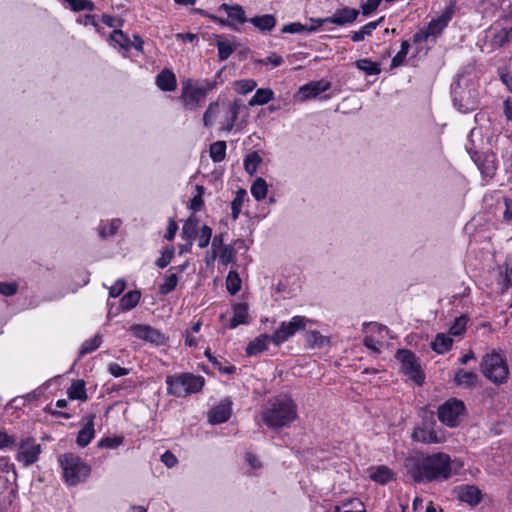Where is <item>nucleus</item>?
Masks as SVG:
<instances>
[{"label": "nucleus", "mask_w": 512, "mask_h": 512, "mask_svg": "<svg viewBox=\"0 0 512 512\" xmlns=\"http://www.w3.org/2000/svg\"><path fill=\"white\" fill-rule=\"evenodd\" d=\"M249 22L260 31H271L276 25L275 17L270 14L255 16Z\"/></svg>", "instance_id": "obj_27"}, {"label": "nucleus", "mask_w": 512, "mask_h": 512, "mask_svg": "<svg viewBox=\"0 0 512 512\" xmlns=\"http://www.w3.org/2000/svg\"><path fill=\"white\" fill-rule=\"evenodd\" d=\"M17 440L14 436L8 435L4 431H0V449L16 447Z\"/></svg>", "instance_id": "obj_54"}, {"label": "nucleus", "mask_w": 512, "mask_h": 512, "mask_svg": "<svg viewBox=\"0 0 512 512\" xmlns=\"http://www.w3.org/2000/svg\"><path fill=\"white\" fill-rule=\"evenodd\" d=\"M226 288L228 292L235 295L241 289V279L236 271H230L226 278Z\"/></svg>", "instance_id": "obj_43"}, {"label": "nucleus", "mask_w": 512, "mask_h": 512, "mask_svg": "<svg viewBox=\"0 0 512 512\" xmlns=\"http://www.w3.org/2000/svg\"><path fill=\"white\" fill-rule=\"evenodd\" d=\"M219 11H224L229 18L239 23H245L247 21L245 11L240 5H228L223 3L220 5Z\"/></svg>", "instance_id": "obj_28"}, {"label": "nucleus", "mask_w": 512, "mask_h": 512, "mask_svg": "<svg viewBox=\"0 0 512 512\" xmlns=\"http://www.w3.org/2000/svg\"><path fill=\"white\" fill-rule=\"evenodd\" d=\"M156 85L162 91H174L177 87L175 74L169 69H163L156 77Z\"/></svg>", "instance_id": "obj_21"}, {"label": "nucleus", "mask_w": 512, "mask_h": 512, "mask_svg": "<svg viewBox=\"0 0 512 512\" xmlns=\"http://www.w3.org/2000/svg\"><path fill=\"white\" fill-rule=\"evenodd\" d=\"M63 470V477L69 486H75L85 481L91 472L90 466L80 457L73 454H64L59 458Z\"/></svg>", "instance_id": "obj_4"}, {"label": "nucleus", "mask_w": 512, "mask_h": 512, "mask_svg": "<svg viewBox=\"0 0 512 512\" xmlns=\"http://www.w3.org/2000/svg\"><path fill=\"white\" fill-rule=\"evenodd\" d=\"M467 318L465 316H460L455 319L453 325L450 328V334L454 336H460L466 330Z\"/></svg>", "instance_id": "obj_51"}, {"label": "nucleus", "mask_w": 512, "mask_h": 512, "mask_svg": "<svg viewBox=\"0 0 512 512\" xmlns=\"http://www.w3.org/2000/svg\"><path fill=\"white\" fill-rule=\"evenodd\" d=\"M126 283L123 279L117 280L110 288H109V296L112 298L118 297L125 289Z\"/></svg>", "instance_id": "obj_62"}, {"label": "nucleus", "mask_w": 512, "mask_h": 512, "mask_svg": "<svg viewBox=\"0 0 512 512\" xmlns=\"http://www.w3.org/2000/svg\"><path fill=\"white\" fill-rule=\"evenodd\" d=\"M101 343H102V336L99 334H96L90 340H86L81 345V348L79 350V357H83L86 354L92 353L101 345Z\"/></svg>", "instance_id": "obj_41"}, {"label": "nucleus", "mask_w": 512, "mask_h": 512, "mask_svg": "<svg viewBox=\"0 0 512 512\" xmlns=\"http://www.w3.org/2000/svg\"><path fill=\"white\" fill-rule=\"evenodd\" d=\"M167 391L176 397H185L200 391L204 385V378L193 374H180L166 378Z\"/></svg>", "instance_id": "obj_6"}, {"label": "nucleus", "mask_w": 512, "mask_h": 512, "mask_svg": "<svg viewBox=\"0 0 512 512\" xmlns=\"http://www.w3.org/2000/svg\"><path fill=\"white\" fill-rule=\"evenodd\" d=\"M260 163H261L260 156L256 152H253V153L248 154L245 157L244 168L248 174L253 175L256 172L258 165Z\"/></svg>", "instance_id": "obj_46"}, {"label": "nucleus", "mask_w": 512, "mask_h": 512, "mask_svg": "<svg viewBox=\"0 0 512 512\" xmlns=\"http://www.w3.org/2000/svg\"><path fill=\"white\" fill-rule=\"evenodd\" d=\"M370 477L377 483L386 484L393 478V473L386 466H378L371 468Z\"/></svg>", "instance_id": "obj_32"}, {"label": "nucleus", "mask_w": 512, "mask_h": 512, "mask_svg": "<svg viewBox=\"0 0 512 512\" xmlns=\"http://www.w3.org/2000/svg\"><path fill=\"white\" fill-rule=\"evenodd\" d=\"M217 46L220 60H226L233 52V48L229 43L218 42Z\"/></svg>", "instance_id": "obj_63"}, {"label": "nucleus", "mask_w": 512, "mask_h": 512, "mask_svg": "<svg viewBox=\"0 0 512 512\" xmlns=\"http://www.w3.org/2000/svg\"><path fill=\"white\" fill-rule=\"evenodd\" d=\"M248 323V306L245 303H237L233 306V316L230 319L229 327L236 328L239 325Z\"/></svg>", "instance_id": "obj_25"}, {"label": "nucleus", "mask_w": 512, "mask_h": 512, "mask_svg": "<svg viewBox=\"0 0 512 512\" xmlns=\"http://www.w3.org/2000/svg\"><path fill=\"white\" fill-rule=\"evenodd\" d=\"M313 29H307L304 25L299 22H294L288 25H284L282 28L283 33H301L303 31H312Z\"/></svg>", "instance_id": "obj_59"}, {"label": "nucleus", "mask_w": 512, "mask_h": 512, "mask_svg": "<svg viewBox=\"0 0 512 512\" xmlns=\"http://www.w3.org/2000/svg\"><path fill=\"white\" fill-rule=\"evenodd\" d=\"M130 331L135 337L152 344L162 345L165 343V336L159 330L151 326L135 324L130 327Z\"/></svg>", "instance_id": "obj_13"}, {"label": "nucleus", "mask_w": 512, "mask_h": 512, "mask_svg": "<svg viewBox=\"0 0 512 512\" xmlns=\"http://www.w3.org/2000/svg\"><path fill=\"white\" fill-rule=\"evenodd\" d=\"M121 225L119 219H113L108 223H101L98 228L99 236L103 239L113 236Z\"/></svg>", "instance_id": "obj_37"}, {"label": "nucleus", "mask_w": 512, "mask_h": 512, "mask_svg": "<svg viewBox=\"0 0 512 512\" xmlns=\"http://www.w3.org/2000/svg\"><path fill=\"white\" fill-rule=\"evenodd\" d=\"M231 416V402L224 400L212 408L208 414L209 422L220 424L226 422Z\"/></svg>", "instance_id": "obj_17"}, {"label": "nucleus", "mask_w": 512, "mask_h": 512, "mask_svg": "<svg viewBox=\"0 0 512 512\" xmlns=\"http://www.w3.org/2000/svg\"><path fill=\"white\" fill-rule=\"evenodd\" d=\"M453 95L454 105L463 113L474 111L478 107V92L474 88L463 90L459 95L454 89Z\"/></svg>", "instance_id": "obj_11"}, {"label": "nucleus", "mask_w": 512, "mask_h": 512, "mask_svg": "<svg viewBox=\"0 0 512 512\" xmlns=\"http://www.w3.org/2000/svg\"><path fill=\"white\" fill-rule=\"evenodd\" d=\"M173 255H174L173 249L167 250L166 252L162 253V255L156 260V265L159 268L167 267L170 264V262L173 258Z\"/></svg>", "instance_id": "obj_61"}, {"label": "nucleus", "mask_w": 512, "mask_h": 512, "mask_svg": "<svg viewBox=\"0 0 512 512\" xmlns=\"http://www.w3.org/2000/svg\"><path fill=\"white\" fill-rule=\"evenodd\" d=\"M246 196V191L244 189H239L236 193L235 198L231 202V210H232V218L236 220L239 217V214L241 212L244 199Z\"/></svg>", "instance_id": "obj_44"}, {"label": "nucleus", "mask_w": 512, "mask_h": 512, "mask_svg": "<svg viewBox=\"0 0 512 512\" xmlns=\"http://www.w3.org/2000/svg\"><path fill=\"white\" fill-rule=\"evenodd\" d=\"M18 290V285L15 282H0V294L5 296H12Z\"/></svg>", "instance_id": "obj_58"}, {"label": "nucleus", "mask_w": 512, "mask_h": 512, "mask_svg": "<svg viewBox=\"0 0 512 512\" xmlns=\"http://www.w3.org/2000/svg\"><path fill=\"white\" fill-rule=\"evenodd\" d=\"M297 418V406L286 396L279 395L271 400L262 412L263 422L272 429L286 427Z\"/></svg>", "instance_id": "obj_2"}, {"label": "nucleus", "mask_w": 512, "mask_h": 512, "mask_svg": "<svg viewBox=\"0 0 512 512\" xmlns=\"http://www.w3.org/2000/svg\"><path fill=\"white\" fill-rule=\"evenodd\" d=\"M110 41L124 50H129L132 47V41L119 29L113 31Z\"/></svg>", "instance_id": "obj_38"}, {"label": "nucleus", "mask_w": 512, "mask_h": 512, "mask_svg": "<svg viewBox=\"0 0 512 512\" xmlns=\"http://www.w3.org/2000/svg\"><path fill=\"white\" fill-rule=\"evenodd\" d=\"M330 88V83L326 80L312 81L303 85L299 89V97L301 100H307L317 97L320 93L325 92Z\"/></svg>", "instance_id": "obj_16"}, {"label": "nucleus", "mask_w": 512, "mask_h": 512, "mask_svg": "<svg viewBox=\"0 0 512 512\" xmlns=\"http://www.w3.org/2000/svg\"><path fill=\"white\" fill-rule=\"evenodd\" d=\"M196 190L197 194L190 201V209H192L193 211H199L203 206L202 196L204 193V188L202 186L197 185Z\"/></svg>", "instance_id": "obj_53"}, {"label": "nucleus", "mask_w": 512, "mask_h": 512, "mask_svg": "<svg viewBox=\"0 0 512 512\" xmlns=\"http://www.w3.org/2000/svg\"><path fill=\"white\" fill-rule=\"evenodd\" d=\"M464 411V403L456 398H451L439 406L438 419L448 427H456Z\"/></svg>", "instance_id": "obj_9"}, {"label": "nucleus", "mask_w": 512, "mask_h": 512, "mask_svg": "<svg viewBox=\"0 0 512 512\" xmlns=\"http://www.w3.org/2000/svg\"><path fill=\"white\" fill-rule=\"evenodd\" d=\"M94 418L95 415H89L84 418V420H86V423L84 427L79 431L76 440L77 444L80 447H86L94 438Z\"/></svg>", "instance_id": "obj_20"}, {"label": "nucleus", "mask_w": 512, "mask_h": 512, "mask_svg": "<svg viewBox=\"0 0 512 512\" xmlns=\"http://www.w3.org/2000/svg\"><path fill=\"white\" fill-rule=\"evenodd\" d=\"M453 340L449 335L439 333L431 343V348L438 354H443L450 350Z\"/></svg>", "instance_id": "obj_30"}, {"label": "nucleus", "mask_w": 512, "mask_h": 512, "mask_svg": "<svg viewBox=\"0 0 512 512\" xmlns=\"http://www.w3.org/2000/svg\"><path fill=\"white\" fill-rule=\"evenodd\" d=\"M257 86V82L253 79H242L235 81L233 84V88L238 94H247L253 91Z\"/></svg>", "instance_id": "obj_42"}, {"label": "nucleus", "mask_w": 512, "mask_h": 512, "mask_svg": "<svg viewBox=\"0 0 512 512\" xmlns=\"http://www.w3.org/2000/svg\"><path fill=\"white\" fill-rule=\"evenodd\" d=\"M218 102H212L209 104L207 110L203 115V124L205 127H209L218 112Z\"/></svg>", "instance_id": "obj_50"}, {"label": "nucleus", "mask_w": 512, "mask_h": 512, "mask_svg": "<svg viewBox=\"0 0 512 512\" xmlns=\"http://www.w3.org/2000/svg\"><path fill=\"white\" fill-rule=\"evenodd\" d=\"M335 512H365L363 503L357 499H349L341 506L335 507Z\"/></svg>", "instance_id": "obj_39"}, {"label": "nucleus", "mask_w": 512, "mask_h": 512, "mask_svg": "<svg viewBox=\"0 0 512 512\" xmlns=\"http://www.w3.org/2000/svg\"><path fill=\"white\" fill-rule=\"evenodd\" d=\"M216 87L215 81L187 79L182 82L181 100L187 110H196L201 106L209 91Z\"/></svg>", "instance_id": "obj_3"}, {"label": "nucleus", "mask_w": 512, "mask_h": 512, "mask_svg": "<svg viewBox=\"0 0 512 512\" xmlns=\"http://www.w3.org/2000/svg\"><path fill=\"white\" fill-rule=\"evenodd\" d=\"M75 11L92 10L94 5L90 0H67Z\"/></svg>", "instance_id": "obj_55"}, {"label": "nucleus", "mask_w": 512, "mask_h": 512, "mask_svg": "<svg viewBox=\"0 0 512 512\" xmlns=\"http://www.w3.org/2000/svg\"><path fill=\"white\" fill-rule=\"evenodd\" d=\"M141 298V294L137 290L129 291L120 300V307L124 311H129L135 308Z\"/></svg>", "instance_id": "obj_33"}, {"label": "nucleus", "mask_w": 512, "mask_h": 512, "mask_svg": "<svg viewBox=\"0 0 512 512\" xmlns=\"http://www.w3.org/2000/svg\"><path fill=\"white\" fill-rule=\"evenodd\" d=\"M242 108V103L239 99L234 100L228 107L226 119L222 123V129L229 132L233 129L239 112Z\"/></svg>", "instance_id": "obj_24"}, {"label": "nucleus", "mask_w": 512, "mask_h": 512, "mask_svg": "<svg viewBox=\"0 0 512 512\" xmlns=\"http://www.w3.org/2000/svg\"><path fill=\"white\" fill-rule=\"evenodd\" d=\"M500 78L502 82L506 85L508 90L512 92V63L507 67L504 72H501Z\"/></svg>", "instance_id": "obj_64"}, {"label": "nucleus", "mask_w": 512, "mask_h": 512, "mask_svg": "<svg viewBox=\"0 0 512 512\" xmlns=\"http://www.w3.org/2000/svg\"><path fill=\"white\" fill-rule=\"evenodd\" d=\"M409 48H410V44L408 43V41H403L402 44H401L400 50L398 51V53L392 59V66L393 67H397V66L401 65L404 62V60H405V58L407 56Z\"/></svg>", "instance_id": "obj_52"}, {"label": "nucleus", "mask_w": 512, "mask_h": 512, "mask_svg": "<svg viewBox=\"0 0 512 512\" xmlns=\"http://www.w3.org/2000/svg\"><path fill=\"white\" fill-rule=\"evenodd\" d=\"M396 359L401 364V371L415 384L421 386L424 383V373L421 369L419 359L407 349H400L396 353Z\"/></svg>", "instance_id": "obj_7"}, {"label": "nucleus", "mask_w": 512, "mask_h": 512, "mask_svg": "<svg viewBox=\"0 0 512 512\" xmlns=\"http://www.w3.org/2000/svg\"><path fill=\"white\" fill-rule=\"evenodd\" d=\"M211 238H212V229L207 225H203L200 228V232L198 234L199 248H201V249L206 248L209 245Z\"/></svg>", "instance_id": "obj_49"}, {"label": "nucleus", "mask_w": 512, "mask_h": 512, "mask_svg": "<svg viewBox=\"0 0 512 512\" xmlns=\"http://www.w3.org/2000/svg\"><path fill=\"white\" fill-rule=\"evenodd\" d=\"M67 394L70 399H76L80 401H86L87 400V393L85 389V382L84 380L78 379L74 380L70 387L67 390Z\"/></svg>", "instance_id": "obj_29"}, {"label": "nucleus", "mask_w": 512, "mask_h": 512, "mask_svg": "<svg viewBox=\"0 0 512 512\" xmlns=\"http://www.w3.org/2000/svg\"><path fill=\"white\" fill-rule=\"evenodd\" d=\"M483 375L494 384L507 381L509 368L504 356L498 352L487 353L480 364Z\"/></svg>", "instance_id": "obj_5"}, {"label": "nucleus", "mask_w": 512, "mask_h": 512, "mask_svg": "<svg viewBox=\"0 0 512 512\" xmlns=\"http://www.w3.org/2000/svg\"><path fill=\"white\" fill-rule=\"evenodd\" d=\"M512 38V28H503L493 37V44L497 47H503L510 42Z\"/></svg>", "instance_id": "obj_47"}, {"label": "nucleus", "mask_w": 512, "mask_h": 512, "mask_svg": "<svg viewBox=\"0 0 512 512\" xmlns=\"http://www.w3.org/2000/svg\"><path fill=\"white\" fill-rule=\"evenodd\" d=\"M311 321L304 316H294L288 322H281L274 332V344L281 345L296 332L305 330L307 323Z\"/></svg>", "instance_id": "obj_10"}, {"label": "nucleus", "mask_w": 512, "mask_h": 512, "mask_svg": "<svg viewBox=\"0 0 512 512\" xmlns=\"http://www.w3.org/2000/svg\"><path fill=\"white\" fill-rule=\"evenodd\" d=\"M18 451L16 454V460L24 467H29L39 460V456L43 449L35 438L27 436L16 444Z\"/></svg>", "instance_id": "obj_8"}, {"label": "nucleus", "mask_w": 512, "mask_h": 512, "mask_svg": "<svg viewBox=\"0 0 512 512\" xmlns=\"http://www.w3.org/2000/svg\"><path fill=\"white\" fill-rule=\"evenodd\" d=\"M210 157L211 159L218 163L225 159L226 156V142L225 141H216L210 145Z\"/></svg>", "instance_id": "obj_36"}, {"label": "nucleus", "mask_w": 512, "mask_h": 512, "mask_svg": "<svg viewBox=\"0 0 512 512\" xmlns=\"http://www.w3.org/2000/svg\"><path fill=\"white\" fill-rule=\"evenodd\" d=\"M198 231V218L195 215H191L183 224L181 237L185 241L189 242V248L192 247L193 240L197 236Z\"/></svg>", "instance_id": "obj_23"}, {"label": "nucleus", "mask_w": 512, "mask_h": 512, "mask_svg": "<svg viewBox=\"0 0 512 512\" xmlns=\"http://www.w3.org/2000/svg\"><path fill=\"white\" fill-rule=\"evenodd\" d=\"M178 283V276L177 273H171L170 275H167L163 283L159 286V291L161 294L166 295L170 292H172Z\"/></svg>", "instance_id": "obj_45"}, {"label": "nucleus", "mask_w": 512, "mask_h": 512, "mask_svg": "<svg viewBox=\"0 0 512 512\" xmlns=\"http://www.w3.org/2000/svg\"><path fill=\"white\" fill-rule=\"evenodd\" d=\"M382 0H367L365 3L361 4L362 14L364 16H369L374 11L377 10Z\"/></svg>", "instance_id": "obj_56"}, {"label": "nucleus", "mask_w": 512, "mask_h": 512, "mask_svg": "<svg viewBox=\"0 0 512 512\" xmlns=\"http://www.w3.org/2000/svg\"><path fill=\"white\" fill-rule=\"evenodd\" d=\"M478 382V375L472 371L458 369L454 375V383L463 388H474Z\"/></svg>", "instance_id": "obj_22"}, {"label": "nucleus", "mask_w": 512, "mask_h": 512, "mask_svg": "<svg viewBox=\"0 0 512 512\" xmlns=\"http://www.w3.org/2000/svg\"><path fill=\"white\" fill-rule=\"evenodd\" d=\"M460 501L475 506L481 501V491L474 485H461L456 488Z\"/></svg>", "instance_id": "obj_18"}, {"label": "nucleus", "mask_w": 512, "mask_h": 512, "mask_svg": "<svg viewBox=\"0 0 512 512\" xmlns=\"http://www.w3.org/2000/svg\"><path fill=\"white\" fill-rule=\"evenodd\" d=\"M121 444H122L121 437H107V438L101 439V441L99 442L100 447L109 448V449L117 448Z\"/></svg>", "instance_id": "obj_60"}, {"label": "nucleus", "mask_w": 512, "mask_h": 512, "mask_svg": "<svg viewBox=\"0 0 512 512\" xmlns=\"http://www.w3.org/2000/svg\"><path fill=\"white\" fill-rule=\"evenodd\" d=\"M274 99V92L270 88H260L249 100V106H257L267 104Z\"/></svg>", "instance_id": "obj_31"}, {"label": "nucleus", "mask_w": 512, "mask_h": 512, "mask_svg": "<svg viewBox=\"0 0 512 512\" xmlns=\"http://www.w3.org/2000/svg\"><path fill=\"white\" fill-rule=\"evenodd\" d=\"M406 468L416 482L445 481L453 474L452 460L446 453L411 457Z\"/></svg>", "instance_id": "obj_1"}, {"label": "nucleus", "mask_w": 512, "mask_h": 512, "mask_svg": "<svg viewBox=\"0 0 512 512\" xmlns=\"http://www.w3.org/2000/svg\"><path fill=\"white\" fill-rule=\"evenodd\" d=\"M217 256L219 257V262L222 265H227L234 261L235 251L230 245H225L221 250L218 251Z\"/></svg>", "instance_id": "obj_48"}, {"label": "nucleus", "mask_w": 512, "mask_h": 512, "mask_svg": "<svg viewBox=\"0 0 512 512\" xmlns=\"http://www.w3.org/2000/svg\"><path fill=\"white\" fill-rule=\"evenodd\" d=\"M358 15L359 10L350 7H343L341 9H337L330 17L319 19L318 22L332 23L338 26H344L355 22Z\"/></svg>", "instance_id": "obj_14"}, {"label": "nucleus", "mask_w": 512, "mask_h": 512, "mask_svg": "<svg viewBox=\"0 0 512 512\" xmlns=\"http://www.w3.org/2000/svg\"><path fill=\"white\" fill-rule=\"evenodd\" d=\"M267 189L268 185L266 181L263 178L259 177L253 182L250 191L257 201H261L266 198Z\"/></svg>", "instance_id": "obj_35"}, {"label": "nucleus", "mask_w": 512, "mask_h": 512, "mask_svg": "<svg viewBox=\"0 0 512 512\" xmlns=\"http://www.w3.org/2000/svg\"><path fill=\"white\" fill-rule=\"evenodd\" d=\"M212 364L224 374H233L236 371V367L233 365H223V359L213 357Z\"/></svg>", "instance_id": "obj_57"}, {"label": "nucleus", "mask_w": 512, "mask_h": 512, "mask_svg": "<svg viewBox=\"0 0 512 512\" xmlns=\"http://www.w3.org/2000/svg\"><path fill=\"white\" fill-rule=\"evenodd\" d=\"M271 343L274 344V334H262L247 345L246 353L249 356L258 355L266 351Z\"/></svg>", "instance_id": "obj_19"}, {"label": "nucleus", "mask_w": 512, "mask_h": 512, "mask_svg": "<svg viewBox=\"0 0 512 512\" xmlns=\"http://www.w3.org/2000/svg\"><path fill=\"white\" fill-rule=\"evenodd\" d=\"M454 12V4L447 6L443 13L438 18L433 19L427 26L428 35L436 36L440 34L452 19Z\"/></svg>", "instance_id": "obj_15"}, {"label": "nucleus", "mask_w": 512, "mask_h": 512, "mask_svg": "<svg viewBox=\"0 0 512 512\" xmlns=\"http://www.w3.org/2000/svg\"><path fill=\"white\" fill-rule=\"evenodd\" d=\"M355 66L367 75H377L381 72L380 64L367 58L356 61Z\"/></svg>", "instance_id": "obj_34"}, {"label": "nucleus", "mask_w": 512, "mask_h": 512, "mask_svg": "<svg viewBox=\"0 0 512 512\" xmlns=\"http://www.w3.org/2000/svg\"><path fill=\"white\" fill-rule=\"evenodd\" d=\"M307 343L313 348H322L329 344V338L321 335L318 331H310L306 336Z\"/></svg>", "instance_id": "obj_40"}, {"label": "nucleus", "mask_w": 512, "mask_h": 512, "mask_svg": "<svg viewBox=\"0 0 512 512\" xmlns=\"http://www.w3.org/2000/svg\"><path fill=\"white\" fill-rule=\"evenodd\" d=\"M384 17H380L376 21L365 24L359 31H353L351 33V40L353 42H360L365 39L366 36H371L373 31L383 22Z\"/></svg>", "instance_id": "obj_26"}, {"label": "nucleus", "mask_w": 512, "mask_h": 512, "mask_svg": "<svg viewBox=\"0 0 512 512\" xmlns=\"http://www.w3.org/2000/svg\"><path fill=\"white\" fill-rule=\"evenodd\" d=\"M434 422H423L414 428L412 433L413 440L425 444L441 443L444 437L438 435L433 428Z\"/></svg>", "instance_id": "obj_12"}]
</instances>
